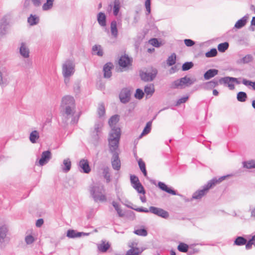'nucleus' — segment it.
Returning <instances> with one entry per match:
<instances>
[{
    "label": "nucleus",
    "instance_id": "nucleus-1",
    "mask_svg": "<svg viewBox=\"0 0 255 255\" xmlns=\"http://www.w3.org/2000/svg\"><path fill=\"white\" fill-rule=\"evenodd\" d=\"M61 113L64 117V123L73 116L76 112V105L74 98L71 96L67 95L63 97L61 104Z\"/></svg>",
    "mask_w": 255,
    "mask_h": 255
},
{
    "label": "nucleus",
    "instance_id": "nucleus-2",
    "mask_svg": "<svg viewBox=\"0 0 255 255\" xmlns=\"http://www.w3.org/2000/svg\"><path fill=\"white\" fill-rule=\"evenodd\" d=\"M121 137V129L113 128L111 129L108 139L109 151L113 154L119 153V141Z\"/></svg>",
    "mask_w": 255,
    "mask_h": 255
},
{
    "label": "nucleus",
    "instance_id": "nucleus-3",
    "mask_svg": "<svg viewBox=\"0 0 255 255\" xmlns=\"http://www.w3.org/2000/svg\"><path fill=\"white\" fill-rule=\"evenodd\" d=\"M89 191L90 195L95 202H105L107 197L105 195V189L103 185H91L89 187Z\"/></svg>",
    "mask_w": 255,
    "mask_h": 255
},
{
    "label": "nucleus",
    "instance_id": "nucleus-4",
    "mask_svg": "<svg viewBox=\"0 0 255 255\" xmlns=\"http://www.w3.org/2000/svg\"><path fill=\"white\" fill-rule=\"evenodd\" d=\"M226 176H224L220 177L218 179L213 178L210 180L207 184L203 186L202 189L197 190L194 192L192 195V199H200L204 196L208 192L210 188L213 186L216 185L218 183H220L224 180Z\"/></svg>",
    "mask_w": 255,
    "mask_h": 255
},
{
    "label": "nucleus",
    "instance_id": "nucleus-5",
    "mask_svg": "<svg viewBox=\"0 0 255 255\" xmlns=\"http://www.w3.org/2000/svg\"><path fill=\"white\" fill-rule=\"evenodd\" d=\"M75 64L71 59L66 60L62 66V73L64 77H70L75 72Z\"/></svg>",
    "mask_w": 255,
    "mask_h": 255
},
{
    "label": "nucleus",
    "instance_id": "nucleus-6",
    "mask_svg": "<svg viewBox=\"0 0 255 255\" xmlns=\"http://www.w3.org/2000/svg\"><path fill=\"white\" fill-rule=\"evenodd\" d=\"M194 82L187 76L174 81L171 84V88L173 89L182 88L183 86H189L193 84Z\"/></svg>",
    "mask_w": 255,
    "mask_h": 255
},
{
    "label": "nucleus",
    "instance_id": "nucleus-7",
    "mask_svg": "<svg viewBox=\"0 0 255 255\" xmlns=\"http://www.w3.org/2000/svg\"><path fill=\"white\" fill-rule=\"evenodd\" d=\"M10 16L9 15L3 16L0 20V35H3L6 33L9 25Z\"/></svg>",
    "mask_w": 255,
    "mask_h": 255
},
{
    "label": "nucleus",
    "instance_id": "nucleus-8",
    "mask_svg": "<svg viewBox=\"0 0 255 255\" xmlns=\"http://www.w3.org/2000/svg\"><path fill=\"white\" fill-rule=\"evenodd\" d=\"M8 231L7 227L4 225L0 227V246L4 247L9 241L7 234Z\"/></svg>",
    "mask_w": 255,
    "mask_h": 255
},
{
    "label": "nucleus",
    "instance_id": "nucleus-9",
    "mask_svg": "<svg viewBox=\"0 0 255 255\" xmlns=\"http://www.w3.org/2000/svg\"><path fill=\"white\" fill-rule=\"evenodd\" d=\"M149 211H150V213H152L164 219H167L169 216L168 212L160 208L154 206H150L149 208Z\"/></svg>",
    "mask_w": 255,
    "mask_h": 255
},
{
    "label": "nucleus",
    "instance_id": "nucleus-10",
    "mask_svg": "<svg viewBox=\"0 0 255 255\" xmlns=\"http://www.w3.org/2000/svg\"><path fill=\"white\" fill-rule=\"evenodd\" d=\"M130 91L128 88L122 90L119 95V98L122 103L126 104L128 102L130 99Z\"/></svg>",
    "mask_w": 255,
    "mask_h": 255
},
{
    "label": "nucleus",
    "instance_id": "nucleus-11",
    "mask_svg": "<svg viewBox=\"0 0 255 255\" xmlns=\"http://www.w3.org/2000/svg\"><path fill=\"white\" fill-rule=\"evenodd\" d=\"M157 73V70L153 69L150 72H142L140 76L141 79L144 81H151L155 78Z\"/></svg>",
    "mask_w": 255,
    "mask_h": 255
},
{
    "label": "nucleus",
    "instance_id": "nucleus-12",
    "mask_svg": "<svg viewBox=\"0 0 255 255\" xmlns=\"http://www.w3.org/2000/svg\"><path fill=\"white\" fill-rule=\"evenodd\" d=\"M8 76V73L5 68L0 70V86L1 87H4L8 85L9 83Z\"/></svg>",
    "mask_w": 255,
    "mask_h": 255
},
{
    "label": "nucleus",
    "instance_id": "nucleus-13",
    "mask_svg": "<svg viewBox=\"0 0 255 255\" xmlns=\"http://www.w3.org/2000/svg\"><path fill=\"white\" fill-rule=\"evenodd\" d=\"M237 78L231 77H225L221 78L219 79V82L220 84L224 83L228 84V86L230 90H233L235 88L234 84L233 83V81H237Z\"/></svg>",
    "mask_w": 255,
    "mask_h": 255
},
{
    "label": "nucleus",
    "instance_id": "nucleus-14",
    "mask_svg": "<svg viewBox=\"0 0 255 255\" xmlns=\"http://www.w3.org/2000/svg\"><path fill=\"white\" fill-rule=\"evenodd\" d=\"M51 158V153L49 150H46L42 152L41 157L38 161L39 165L41 166H43L47 163Z\"/></svg>",
    "mask_w": 255,
    "mask_h": 255
},
{
    "label": "nucleus",
    "instance_id": "nucleus-15",
    "mask_svg": "<svg viewBox=\"0 0 255 255\" xmlns=\"http://www.w3.org/2000/svg\"><path fill=\"white\" fill-rule=\"evenodd\" d=\"M78 166L81 169L80 171L81 172L89 173L91 171V168L87 159H82L80 160L78 163Z\"/></svg>",
    "mask_w": 255,
    "mask_h": 255
},
{
    "label": "nucleus",
    "instance_id": "nucleus-16",
    "mask_svg": "<svg viewBox=\"0 0 255 255\" xmlns=\"http://www.w3.org/2000/svg\"><path fill=\"white\" fill-rule=\"evenodd\" d=\"M112 167L116 170H119L121 168V160L119 158V153L112 154L111 159Z\"/></svg>",
    "mask_w": 255,
    "mask_h": 255
},
{
    "label": "nucleus",
    "instance_id": "nucleus-17",
    "mask_svg": "<svg viewBox=\"0 0 255 255\" xmlns=\"http://www.w3.org/2000/svg\"><path fill=\"white\" fill-rule=\"evenodd\" d=\"M158 187L161 190L164 191L171 195L181 196L180 194L177 193L175 190L170 187H168L164 183L162 182L159 181L158 183Z\"/></svg>",
    "mask_w": 255,
    "mask_h": 255
},
{
    "label": "nucleus",
    "instance_id": "nucleus-18",
    "mask_svg": "<svg viewBox=\"0 0 255 255\" xmlns=\"http://www.w3.org/2000/svg\"><path fill=\"white\" fill-rule=\"evenodd\" d=\"M132 59L128 55H124L122 56L119 61V64L120 66L125 68L131 64Z\"/></svg>",
    "mask_w": 255,
    "mask_h": 255
},
{
    "label": "nucleus",
    "instance_id": "nucleus-19",
    "mask_svg": "<svg viewBox=\"0 0 255 255\" xmlns=\"http://www.w3.org/2000/svg\"><path fill=\"white\" fill-rule=\"evenodd\" d=\"M89 233L78 232L74 230H68L67 232V237L69 238H76L83 236H88Z\"/></svg>",
    "mask_w": 255,
    "mask_h": 255
},
{
    "label": "nucleus",
    "instance_id": "nucleus-20",
    "mask_svg": "<svg viewBox=\"0 0 255 255\" xmlns=\"http://www.w3.org/2000/svg\"><path fill=\"white\" fill-rule=\"evenodd\" d=\"M113 67V64L109 62L106 63L103 67L104 76L105 78H109L112 76L111 70Z\"/></svg>",
    "mask_w": 255,
    "mask_h": 255
},
{
    "label": "nucleus",
    "instance_id": "nucleus-21",
    "mask_svg": "<svg viewBox=\"0 0 255 255\" xmlns=\"http://www.w3.org/2000/svg\"><path fill=\"white\" fill-rule=\"evenodd\" d=\"M218 73V70L216 69H210L204 73V78L206 80H209L216 76Z\"/></svg>",
    "mask_w": 255,
    "mask_h": 255
},
{
    "label": "nucleus",
    "instance_id": "nucleus-22",
    "mask_svg": "<svg viewBox=\"0 0 255 255\" xmlns=\"http://www.w3.org/2000/svg\"><path fill=\"white\" fill-rule=\"evenodd\" d=\"M19 53L24 58H27L29 56V50L25 43H21L19 48Z\"/></svg>",
    "mask_w": 255,
    "mask_h": 255
},
{
    "label": "nucleus",
    "instance_id": "nucleus-23",
    "mask_svg": "<svg viewBox=\"0 0 255 255\" xmlns=\"http://www.w3.org/2000/svg\"><path fill=\"white\" fill-rule=\"evenodd\" d=\"M144 93L146 94V98H150L155 91L154 87L153 84H148L145 86L144 89Z\"/></svg>",
    "mask_w": 255,
    "mask_h": 255
},
{
    "label": "nucleus",
    "instance_id": "nucleus-24",
    "mask_svg": "<svg viewBox=\"0 0 255 255\" xmlns=\"http://www.w3.org/2000/svg\"><path fill=\"white\" fill-rule=\"evenodd\" d=\"M97 21L101 26L105 27L106 26V16L104 12H100L98 14Z\"/></svg>",
    "mask_w": 255,
    "mask_h": 255
},
{
    "label": "nucleus",
    "instance_id": "nucleus-25",
    "mask_svg": "<svg viewBox=\"0 0 255 255\" xmlns=\"http://www.w3.org/2000/svg\"><path fill=\"white\" fill-rule=\"evenodd\" d=\"M219 82L215 79L206 82L204 84V88L206 90H211L219 85Z\"/></svg>",
    "mask_w": 255,
    "mask_h": 255
},
{
    "label": "nucleus",
    "instance_id": "nucleus-26",
    "mask_svg": "<svg viewBox=\"0 0 255 255\" xmlns=\"http://www.w3.org/2000/svg\"><path fill=\"white\" fill-rule=\"evenodd\" d=\"M111 32L112 35L117 38L118 36V30L117 28V22L116 20H113L111 22Z\"/></svg>",
    "mask_w": 255,
    "mask_h": 255
},
{
    "label": "nucleus",
    "instance_id": "nucleus-27",
    "mask_svg": "<svg viewBox=\"0 0 255 255\" xmlns=\"http://www.w3.org/2000/svg\"><path fill=\"white\" fill-rule=\"evenodd\" d=\"M133 245V243H132L129 246L130 249L127 251L126 255H139L141 253L139 248H134Z\"/></svg>",
    "mask_w": 255,
    "mask_h": 255
},
{
    "label": "nucleus",
    "instance_id": "nucleus-28",
    "mask_svg": "<svg viewBox=\"0 0 255 255\" xmlns=\"http://www.w3.org/2000/svg\"><path fill=\"white\" fill-rule=\"evenodd\" d=\"M39 133L37 130H34L32 131L29 134V140L32 143L37 142V140L39 138Z\"/></svg>",
    "mask_w": 255,
    "mask_h": 255
},
{
    "label": "nucleus",
    "instance_id": "nucleus-29",
    "mask_svg": "<svg viewBox=\"0 0 255 255\" xmlns=\"http://www.w3.org/2000/svg\"><path fill=\"white\" fill-rule=\"evenodd\" d=\"M248 16L245 15L241 19L238 20L235 23L234 27L237 29H240L244 26L247 22Z\"/></svg>",
    "mask_w": 255,
    "mask_h": 255
},
{
    "label": "nucleus",
    "instance_id": "nucleus-30",
    "mask_svg": "<svg viewBox=\"0 0 255 255\" xmlns=\"http://www.w3.org/2000/svg\"><path fill=\"white\" fill-rule=\"evenodd\" d=\"M119 121V116L117 115H114L111 117L109 121V124L112 129L113 128H118L116 127V124Z\"/></svg>",
    "mask_w": 255,
    "mask_h": 255
},
{
    "label": "nucleus",
    "instance_id": "nucleus-31",
    "mask_svg": "<svg viewBox=\"0 0 255 255\" xmlns=\"http://www.w3.org/2000/svg\"><path fill=\"white\" fill-rule=\"evenodd\" d=\"M27 21L30 25H34L39 22V17L36 15L31 14L27 19Z\"/></svg>",
    "mask_w": 255,
    "mask_h": 255
},
{
    "label": "nucleus",
    "instance_id": "nucleus-32",
    "mask_svg": "<svg viewBox=\"0 0 255 255\" xmlns=\"http://www.w3.org/2000/svg\"><path fill=\"white\" fill-rule=\"evenodd\" d=\"M93 54L99 56L103 55V51L100 45H95L92 47Z\"/></svg>",
    "mask_w": 255,
    "mask_h": 255
},
{
    "label": "nucleus",
    "instance_id": "nucleus-33",
    "mask_svg": "<svg viewBox=\"0 0 255 255\" xmlns=\"http://www.w3.org/2000/svg\"><path fill=\"white\" fill-rule=\"evenodd\" d=\"M63 165H62V170L64 172H68L70 170L71 167V162L70 159L69 158L64 159L63 162Z\"/></svg>",
    "mask_w": 255,
    "mask_h": 255
},
{
    "label": "nucleus",
    "instance_id": "nucleus-34",
    "mask_svg": "<svg viewBox=\"0 0 255 255\" xmlns=\"http://www.w3.org/2000/svg\"><path fill=\"white\" fill-rule=\"evenodd\" d=\"M152 121L148 122L145 128H144L142 133L139 136V137H141L142 136L145 135L149 133L151 129Z\"/></svg>",
    "mask_w": 255,
    "mask_h": 255
},
{
    "label": "nucleus",
    "instance_id": "nucleus-35",
    "mask_svg": "<svg viewBox=\"0 0 255 255\" xmlns=\"http://www.w3.org/2000/svg\"><path fill=\"white\" fill-rule=\"evenodd\" d=\"M243 166L244 168L247 169H252L255 168V160H251L243 162Z\"/></svg>",
    "mask_w": 255,
    "mask_h": 255
},
{
    "label": "nucleus",
    "instance_id": "nucleus-36",
    "mask_svg": "<svg viewBox=\"0 0 255 255\" xmlns=\"http://www.w3.org/2000/svg\"><path fill=\"white\" fill-rule=\"evenodd\" d=\"M120 1L119 0H115L113 5V14L115 16H117L120 8Z\"/></svg>",
    "mask_w": 255,
    "mask_h": 255
},
{
    "label": "nucleus",
    "instance_id": "nucleus-37",
    "mask_svg": "<svg viewBox=\"0 0 255 255\" xmlns=\"http://www.w3.org/2000/svg\"><path fill=\"white\" fill-rule=\"evenodd\" d=\"M109 170L110 169L108 167H105L103 169V174L106 180L107 183H109L111 181V175Z\"/></svg>",
    "mask_w": 255,
    "mask_h": 255
},
{
    "label": "nucleus",
    "instance_id": "nucleus-38",
    "mask_svg": "<svg viewBox=\"0 0 255 255\" xmlns=\"http://www.w3.org/2000/svg\"><path fill=\"white\" fill-rule=\"evenodd\" d=\"M247 242V240L243 237H238L234 241V244L241 246L245 245Z\"/></svg>",
    "mask_w": 255,
    "mask_h": 255
},
{
    "label": "nucleus",
    "instance_id": "nucleus-39",
    "mask_svg": "<svg viewBox=\"0 0 255 255\" xmlns=\"http://www.w3.org/2000/svg\"><path fill=\"white\" fill-rule=\"evenodd\" d=\"M133 188L136 190L138 193L145 194V191L141 184L140 182H138L135 185H132Z\"/></svg>",
    "mask_w": 255,
    "mask_h": 255
},
{
    "label": "nucleus",
    "instance_id": "nucleus-40",
    "mask_svg": "<svg viewBox=\"0 0 255 255\" xmlns=\"http://www.w3.org/2000/svg\"><path fill=\"white\" fill-rule=\"evenodd\" d=\"M112 205L117 211V213L119 217H122L124 216V214L123 213L122 209L120 208L119 204L115 201H113Z\"/></svg>",
    "mask_w": 255,
    "mask_h": 255
},
{
    "label": "nucleus",
    "instance_id": "nucleus-41",
    "mask_svg": "<svg viewBox=\"0 0 255 255\" xmlns=\"http://www.w3.org/2000/svg\"><path fill=\"white\" fill-rule=\"evenodd\" d=\"M103 126V122L99 120L96 122L94 126V132L100 133L101 131L102 128Z\"/></svg>",
    "mask_w": 255,
    "mask_h": 255
},
{
    "label": "nucleus",
    "instance_id": "nucleus-42",
    "mask_svg": "<svg viewBox=\"0 0 255 255\" xmlns=\"http://www.w3.org/2000/svg\"><path fill=\"white\" fill-rule=\"evenodd\" d=\"M237 99L238 101L244 102L247 99V95L244 92H239L237 95Z\"/></svg>",
    "mask_w": 255,
    "mask_h": 255
},
{
    "label": "nucleus",
    "instance_id": "nucleus-43",
    "mask_svg": "<svg viewBox=\"0 0 255 255\" xmlns=\"http://www.w3.org/2000/svg\"><path fill=\"white\" fill-rule=\"evenodd\" d=\"M97 113L100 118H102L104 116L105 114V109L103 103H100L99 104Z\"/></svg>",
    "mask_w": 255,
    "mask_h": 255
},
{
    "label": "nucleus",
    "instance_id": "nucleus-44",
    "mask_svg": "<svg viewBox=\"0 0 255 255\" xmlns=\"http://www.w3.org/2000/svg\"><path fill=\"white\" fill-rule=\"evenodd\" d=\"M54 1V0H46V2L42 6V9L48 10L51 9L53 6Z\"/></svg>",
    "mask_w": 255,
    "mask_h": 255
},
{
    "label": "nucleus",
    "instance_id": "nucleus-45",
    "mask_svg": "<svg viewBox=\"0 0 255 255\" xmlns=\"http://www.w3.org/2000/svg\"><path fill=\"white\" fill-rule=\"evenodd\" d=\"M176 54L173 53L170 56L168 57L167 60V63L169 66H172L176 62Z\"/></svg>",
    "mask_w": 255,
    "mask_h": 255
},
{
    "label": "nucleus",
    "instance_id": "nucleus-46",
    "mask_svg": "<svg viewBox=\"0 0 255 255\" xmlns=\"http://www.w3.org/2000/svg\"><path fill=\"white\" fill-rule=\"evenodd\" d=\"M229 46V44L227 42L221 43L218 46V49L221 52H224Z\"/></svg>",
    "mask_w": 255,
    "mask_h": 255
},
{
    "label": "nucleus",
    "instance_id": "nucleus-47",
    "mask_svg": "<svg viewBox=\"0 0 255 255\" xmlns=\"http://www.w3.org/2000/svg\"><path fill=\"white\" fill-rule=\"evenodd\" d=\"M188 245L183 243H180L178 246L177 249L180 252L186 253L188 251Z\"/></svg>",
    "mask_w": 255,
    "mask_h": 255
},
{
    "label": "nucleus",
    "instance_id": "nucleus-48",
    "mask_svg": "<svg viewBox=\"0 0 255 255\" xmlns=\"http://www.w3.org/2000/svg\"><path fill=\"white\" fill-rule=\"evenodd\" d=\"M218 52L216 48H212L209 51L205 53V56L208 58L215 57L217 55Z\"/></svg>",
    "mask_w": 255,
    "mask_h": 255
},
{
    "label": "nucleus",
    "instance_id": "nucleus-49",
    "mask_svg": "<svg viewBox=\"0 0 255 255\" xmlns=\"http://www.w3.org/2000/svg\"><path fill=\"white\" fill-rule=\"evenodd\" d=\"M99 249L100 251L102 252H106L110 248V245L108 243H105V242H103L102 244H101L99 246Z\"/></svg>",
    "mask_w": 255,
    "mask_h": 255
},
{
    "label": "nucleus",
    "instance_id": "nucleus-50",
    "mask_svg": "<svg viewBox=\"0 0 255 255\" xmlns=\"http://www.w3.org/2000/svg\"><path fill=\"white\" fill-rule=\"evenodd\" d=\"M133 233L140 236H146L147 235V231L144 229H137L134 231Z\"/></svg>",
    "mask_w": 255,
    "mask_h": 255
},
{
    "label": "nucleus",
    "instance_id": "nucleus-51",
    "mask_svg": "<svg viewBox=\"0 0 255 255\" xmlns=\"http://www.w3.org/2000/svg\"><path fill=\"white\" fill-rule=\"evenodd\" d=\"M253 60L252 55L248 54L241 59V62L244 64L248 63Z\"/></svg>",
    "mask_w": 255,
    "mask_h": 255
},
{
    "label": "nucleus",
    "instance_id": "nucleus-52",
    "mask_svg": "<svg viewBox=\"0 0 255 255\" xmlns=\"http://www.w3.org/2000/svg\"><path fill=\"white\" fill-rule=\"evenodd\" d=\"M193 65V63L192 62H186L184 63L182 66V70L187 71L192 68Z\"/></svg>",
    "mask_w": 255,
    "mask_h": 255
},
{
    "label": "nucleus",
    "instance_id": "nucleus-53",
    "mask_svg": "<svg viewBox=\"0 0 255 255\" xmlns=\"http://www.w3.org/2000/svg\"><path fill=\"white\" fill-rule=\"evenodd\" d=\"M145 7L146 8V15H149L151 12V0H146L145 1Z\"/></svg>",
    "mask_w": 255,
    "mask_h": 255
},
{
    "label": "nucleus",
    "instance_id": "nucleus-54",
    "mask_svg": "<svg viewBox=\"0 0 255 255\" xmlns=\"http://www.w3.org/2000/svg\"><path fill=\"white\" fill-rule=\"evenodd\" d=\"M144 96V93L143 91L140 89H137L136 90V92L134 94V97L135 98L140 100Z\"/></svg>",
    "mask_w": 255,
    "mask_h": 255
},
{
    "label": "nucleus",
    "instance_id": "nucleus-55",
    "mask_svg": "<svg viewBox=\"0 0 255 255\" xmlns=\"http://www.w3.org/2000/svg\"><path fill=\"white\" fill-rule=\"evenodd\" d=\"M34 237L31 235L26 236L25 238V241L27 245H30L34 242Z\"/></svg>",
    "mask_w": 255,
    "mask_h": 255
},
{
    "label": "nucleus",
    "instance_id": "nucleus-56",
    "mask_svg": "<svg viewBox=\"0 0 255 255\" xmlns=\"http://www.w3.org/2000/svg\"><path fill=\"white\" fill-rule=\"evenodd\" d=\"M188 98H189V97L187 96H185V97H182V98L179 99L177 101L175 105L176 106H178L181 105V104L185 103L187 101Z\"/></svg>",
    "mask_w": 255,
    "mask_h": 255
},
{
    "label": "nucleus",
    "instance_id": "nucleus-57",
    "mask_svg": "<svg viewBox=\"0 0 255 255\" xmlns=\"http://www.w3.org/2000/svg\"><path fill=\"white\" fill-rule=\"evenodd\" d=\"M130 179L131 183L132 184V185L136 184L138 182H140L138 177L134 175H130Z\"/></svg>",
    "mask_w": 255,
    "mask_h": 255
},
{
    "label": "nucleus",
    "instance_id": "nucleus-58",
    "mask_svg": "<svg viewBox=\"0 0 255 255\" xmlns=\"http://www.w3.org/2000/svg\"><path fill=\"white\" fill-rule=\"evenodd\" d=\"M32 66V62L29 59L24 60V64L23 67L25 68H30Z\"/></svg>",
    "mask_w": 255,
    "mask_h": 255
},
{
    "label": "nucleus",
    "instance_id": "nucleus-59",
    "mask_svg": "<svg viewBox=\"0 0 255 255\" xmlns=\"http://www.w3.org/2000/svg\"><path fill=\"white\" fill-rule=\"evenodd\" d=\"M185 44L188 47H191L195 44V42L190 39H185L184 40Z\"/></svg>",
    "mask_w": 255,
    "mask_h": 255
},
{
    "label": "nucleus",
    "instance_id": "nucleus-60",
    "mask_svg": "<svg viewBox=\"0 0 255 255\" xmlns=\"http://www.w3.org/2000/svg\"><path fill=\"white\" fill-rule=\"evenodd\" d=\"M132 209L134 210L139 212H144V213H148L150 212L149 211V209H147L143 207H140V208H132Z\"/></svg>",
    "mask_w": 255,
    "mask_h": 255
},
{
    "label": "nucleus",
    "instance_id": "nucleus-61",
    "mask_svg": "<svg viewBox=\"0 0 255 255\" xmlns=\"http://www.w3.org/2000/svg\"><path fill=\"white\" fill-rule=\"evenodd\" d=\"M150 43L155 46V47H159V44L158 40L156 38H152L149 40Z\"/></svg>",
    "mask_w": 255,
    "mask_h": 255
},
{
    "label": "nucleus",
    "instance_id": "nucleus-62",
    "mask_svg": "<svg viewBox=\"0 0 255 255\" xmlns=\"http://www.w3.org/2000/svg\"><path fill=\"white\" fill-rule=\"evenodd\" d=\"M138 165H139L140 170L145 168V163L141 159H139L138 160Z\"/></svg>",
    "mask_w": 255,
    "mask_h": 255
},
{
    "label": "nucleus",
    "instance_id": "nucleus-63",
    "mask_svg": "<svg viewBox=\"0 0 255 255\" xmlns=\"http://www.w3.org/2000/svg\"><path fill=\"white\" fill-rule=\"evenodd\" d=\"M100 138L99 133H97L96 132V134L94 135L93 137V140L94 142V144L97 145L98 143V141Z\"/></svg>",
    "mask_w": 255,
    "mask_h": 255
},
{
    "label": "nucleus",
    "instance_id": "nucleus-64",
    "mask_svg": "<svg viewBox=\"0 0 255 255\" xmlns=\"http://www.w3.org/2000/svg\"><path fill=\"white\" fill-rule=\"evenodd\" d=\"M242 83L246 86H252V84H253V82L250 81V80H248L244 78V79H243V80H242Z\"/></svg>",
    "mask_w": 255,
    "mask_h": 255
}]
</instances>
